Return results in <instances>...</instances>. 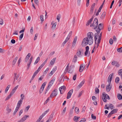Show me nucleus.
<instances>
[{
    "label": "nucleus",
    "instance_id": "obj_47",
    "mask_svg": "<svg viewBox=\"0 0 122 122\" xmlns=\"http://www.w3.org/2000/svg\"><path fill=\"white\" fill-rule=\"evenodd\" d=\"M117 62L115 61H113L112 62V64L113 65H116V63H117Z\"/></svg>",
    "mask_w": 122,
    "mask_h": 122
},
{
    "label": "nucleus",
    "instance_id": "obj_13",
    "mask_svg": "<svg viewBox=\"0 0 122 122\" xmlns=\"http://www.w3.org/2000/svg\"><path fill=\"white\" fill-rule=\"evenodd\" d=\"M29 117V116L27 115H25L24 117H23L20 120V121L21 122H23L25 121L27 117Z\"/></svg>",
    "mask_w": 122,
    "mask_h": 122
},
{
    "label": "nucleus",
    "instance_id": "obj_7",
    "mask_svg": "<svg viewBox=\"0 0 122 122\" xmlns=\"http://www.w3.org/2000/svg\"><path fill=\"white\" fill-rule=\"evenodd\" d=\"M46 83V82H44L42 84L39 91V92L40 93H41L43 91L44 87L45 86Z\"/></svg>",
    "mask_w": 122,
    "mask_h": 122
},
{
    "label": "nucleus",
    "instance_id": "obj_39",
    "mask_svg": "<svg viewBox=\"0 0 122 122\" xmlns=\"http://www.w3.org/2000/svg\"><path fill=\"white\" fill-rule=\"evenodd\" d=\"M69 40V38H67V37L65 39V41L63 42V44H65Z\"/></svg>",
    "mask_w": 122,
    "mask_h": 122
},
{
    "label": "nucleus",
    "instance_id": "obj_21",
    "mask_svg": "<svg viewBox=\"0 0 122 122\" xmlns=\"http://www.w3.org/2000/svg\"><path fill=\"white\" fill-rule=\"evenodd\" d=\"M56 59V58H54L50 62V64L51 65H53L54 63L55 62Z\"/></svg>",
    "mask_w": 122,
    "mask_h": 122
},
{
    "label": "nucleus",
    "instance_id": "obj_35",
    "mask_svg": "<svg viewBox=\"0 0 122 122\" xmlns=\"http://www.w3.org/2000/svg\"><path fill=\"white\" fill-rule=\"evenodd\" d=\"M19 76L20 75L19 74H18L17 76H14V81H15V79H16V80H17V79L19 78Z\"/></svg>",
    "mask_w": 122,
    "mask_h": 122
},
{
    "label": "nucleus",
    "instance_id": "obj_41",
    "mask_svg": "<svg viewBox=\"0 0 122 122\" xmlns=\"http://www.w3.org/2000/svg\"><path fill=\"white\" fill-rule=\"evenodd\" d=\"M75 111L77 113H78L79 112V111L78 108L77 107H76L75 109Z\"/></svg>",
    "mask_w": 122,
    "mask_h": 122
},
{
    "label": "nucleus",
    "instance_id": "obj_43",
    "mask_svg": "<svg viewBox=\"0 0 122 122\" xmlns=\"http://www.w3.org/2000/svg\"><path fill=\"white\" fill-rule=\"evenodd\" d=\"M51 86H49V85H48V86H47V88H46V92H45V94H46L47 92V91L49 90Z\"/></svg>",
    "mask_w": 122,
    "mask_h": 122
},
{
    "label": "nucleus",
    "instance_id": "obj_32",
    "mask_svg": "<svg viewBox=\"0 0 122 122\" xmlns=\"http://www.w3.org/2000/svg\"><path fill=\"white\" fill-rule=\"evenodd\" d=\"M80 118L79 117L75 116L74 118V121L77 122L78 121V119Z\"/></svg>",
    "mask_w": 122,
    "mask_h": 122
},
{
    "label": "nucleus",
    "instance_id": "obj_22",
    "mask_svg": "<svg viewBox=\"0 0 122 122\" xmlns=\"http://www.w3.org/2000/svg\"><path fill=\"white\" fill-rule=\"evenodd\" d=\"M85 80H83L78 85V86L79 87H81L84 83Z\"/></svg>",
    "mask_w": 122,
    "mask_h": 122
},
{
    "label": "nucleus",
    "instance_id": "obj_10",
    "mask_svg": "<svg viewBox=\"0 0 122 122\" xmlns=\"http://www.w3.org/2000/svg\"><path fill=\"white\" fill-rule=\"evenodd\" d=\"M73 89H71L70 90L69 92L67 94V96L66 98L67 99L70 98L73 92Z\"/></svg>",
    "mask_w": 122,
    "mask_h": 122
},
{
    "label": "nucleus",
    "instance_id": "obj_27",
    "mask_svg": "<svg viewBox=\"0 0 122 122\" xmlns=\"http://www.w3.org/2000/svg\"><path fill=\"white\" fill-rule=\"evenodd\" d=\"M77 39V37L76 36L74 40L72 42V45H75Z\"/></svg>",
    "mask_w": 122,
    "mask_h": 122
},
{
    "label": "nucleus",
    "instance_id": "obj_60",
    "mask_svg": "<svg viewBox=\"0 0 122 122\" xmlns=\"http://www.w3.org/2000/svg\"><path fill=\"white\" fill-rule=\"evenodd\" d=\"M22 99H20V100L18 101V103L21 104L23 102V100H22Z\"/></svg>",
    "mask_w": 122,
    "mask_h": 122
},
{
    "label": "nucleus",
    "instance_id": "obj_44",
    "mask_svg": "<svg viewBox=\"0 0 122 122\" xmlns=\"http://www.w3.org/2000/svg\"><path fill=\"white\" fill-rule=\"evenodd\" d=\"M24 35V33H23L22 34H21L20 36H19V39L20 40H21L22 39V38L23 36Z\"/></svg>",
    "mask_w": 122,
    "mask_h": 122
},
{
    "label": "nucleus",
    "instance_id": "obj_14",
    "mask_svg": "<svg viewBox=\"0 0 122 122\" xmlns=\"http://www.w3.org/2000/svg\"><path fill=\"white\" fill-rule=\"evenodd\" d=\"M56 79L55 77H54L50 81L49 84V85L50 86L52 85L54 83L55 80Z\"/></svg>",
    "mask_w": 122,
    "mask_h": 122
},
{
    "label": "nucleus",
    "instance_id": "obj_4",
    "mask_svg": "<svg viewBox=\"0 0 122 122\" xmlns=\"http://www.w3.org/2000/svg\"><path fill=\"white\" fill-rule=\"evenodd\" d=\"M103 28V24H102V23L98 25V28L96 30V31L98 34H99L100 33V30H102Z\"/></svg>",
    "mask_w": 122,
    "mask_h": 122
},
{
    "label": "nucleus",
    "instance_id": "obj_2",
    "mask_svg": "<svg viewBox=\"0 0 122 122\" xmlns=\"http://www.w3.org/2000/svg\"><path fill=\"white\" fill-rule=\"evenodd\" d=\"M98 21L97 18H95L92 24L90 25L91 26H93L94 29H95L97 28L98 26Z\"/></svg>",
    "mask_w": 122,
    "mask_h": 122
},
{
    "label": "nucleus",
    "instance_id": "obj_51",
    "mask_svg": "<svg viewBox=\"0 0 122 122\" xmlns=\"http://www.w3.org/2000/svg\"><path fill=\"white\" fill-rule=\"evenodd\" d=\"M109 107H108V104H106V105H105V107H104V109H107V110H108L109 109Z\"/></svg>",
    "mask_w": 122,
    "mask_h": 122
},
{
    "label": "nucleus",
    "instance_id": "obj_55",
    "mask_svg": "<svg viewBox=\"0 0 122 122\" xmlns=\"http://www.w3.org/2000/svg\"><path fill=\"white\" fill-rule=\"evenodd\" d=\"M113 41L112 39H110L109 41V43L111 45L113 43Z\"/></svg>",
    "mask_w": 122,
    "mask_h": 122
},
{
    "label": "nucleus",
    "instance_id": "obj_23",
    "mask_svg": "<svg viewBox=\"0 0 122 122\" xmlns=\"http://www.w3.org/2000/svg\"><path fill=\"white\" fill-rule=\"evenodd\" d=\"M13 95V94L12 93L10 92V94L5 99V100H8L11 97V96Z\"/></svg>",
    "mask_w": 122,
    "mask_h": 122
},
{
    "label": "nucleus",
    "instance_id": "obj_15",
    "mask_svg": "<svg viewBox=\"0 0 122 122\" xmlns=\"http://www.w3.org/2000/svg\"><path fill=\"white\" fill-rule=\"evenodd\" d=\"M85 67V65L83 64L81 65L79 69L80 72H82L84 69Z\"/></svg>",
    "mask_w": 122,
    "mask_h": 122
},
{
    "label": "nucleus",
    "instance_id": "obj_6",
    "mask_svg": "<svg viewBox=\"0 0 122 122\" xmlns=\"http://www.w3.org/2000/svg\"><path fill=\"white\" fill-rule=\"evenodd\" d=\"M66 89V87L65 86H63L60 87L59 88V90L60 91L61 94H62L64 92Z\"/></svg>",
    "mask_w": 122,
    "mask_h": 122
},
{
    "label": "nucleus",
    "instance_id": "obj_34",
    "mask_svg": "<svg viewBox=\"0 0 122 122\" xmlns=\"http://www.w3.org/2000/svg\"><path fill=\"white\" fill-rule=\"evenodd\" d=\"M97 33H96L95 34H94V40H95V43L96 45L97 44L96 41L97 39Z\"/></svg>",
    "mask_w": 122,
    "mask_h": 122
},
{
    "label": "nucleus",
    "instance_id": "obj_54",
    "mask_svg": "<svg viewBox=\"0 0 122 122\" xmlns=\"http://www.w3.org/2000/svg\"><path fill=\"white\" fill-rule=\"evenodd\" d=\"M56 25V23H54L52 26V28H53L54 29H55V28Z\"/></svg>",
    "mask_w": 122,
    "mask_h": 122
},
{
    "label": "nucleus",
    "instance_id": "obj_20",
    "mask_svg": "<svg viewBox=\"0 0 122 122\" xmlns=\"http://www.w3.org/2000/svg\"><path fill=\"white\" fill-rule=\"evenodd\" d=\"M77 56L76 55H75L74 57V58L73 59L72 62L74 63L76 62V61L77 59Z\"/></svg>",
    "mask_w": 122,
    "mask_h": 122
},
{
    "label": "nucleus",
    "instance_id": "obj_33",
    "mask_svg": "<svg viewBox=\"0 0 122 122\" xmlns=\"http://www.w3.org/2000/svg\"><path fill=\"white\" fill-rule=\"evenodd\" d=\"M122 96L120 94H118L117 95V97L118 99L119 100H121L122 99Z\"/></svg>",
    "mask_w": 122,
    "mask_h": 122
},
{
    "label": "nucleus",
    "instance_id": "obj_63",
    "mask_svg": "<svg viewBox=\"0 0 122 122\" xmlns=\"http://www.w3.org/2000/svg\"><path fill=\"white\" fill-rule=\"evenodd\" d=\"M11 42L12 44H14L15 43V40L12 39L11 40Z\"/></svg>",
    "mask_w": 122,
    "mask_h": 122
},
{
    "label": "nucleus",
    "instance_id": "obj_40",
    "mask_svg": "<svg viewBox=\"0 0 122 122\" xmlns=\"http://www.w3.org/2000/svg\"><path fill=\"white\" fill-rule=\"evenodd\" d=\"M61 15L59 14L56 17V19L58 20V21H59V20L61 18Z\"/></svg>",
    "mask_w": 122,
    "mask_h": 122
},
{
    "label": "nucleus",
    "instance_id": "obj_57",
    "mask_svg": "<svg viewBox=\"0 0 122 122\" xmlns=\"http://www.w3.org/2000/svg\"><path fill=\"white\" fill-rule=\"evenodd\" d=\"M69 63L67 65V66L65 69V71H67L68 70V69H69Z\"/></svg>",
    "mask_w": 122,
    "mask_h": 122
},
{
    "label": "nucleus",
    "instance_id": "obj_25",
    "mask_svg": "<svg viewBox=\"0 0 122 122\" xmlns=\"http://www.w3.org/2000/svg\"><path fill=\"white\" fill-rule=\"evenodd\" d=\"M18 58V57L17 56L13 60L12 62V65H14L16 63V61Z\"/></svg>",
    "mask_w": 122,
    "mask_h": 122
},
{
    "label": "nucleus",
    "instance_id": "obj_29",
    "mask_svg": "<svg viewBox=\"0 0 122 122\" xmlns=\"http://www.w3.org/2000/svg\"><path fill=\"white\" fill-rule=\"evenodd\" d=\"M49 70V68H47L46 70L43 72V75H46L47 73L48 72V71Z\"/></svg>",
    "mask_w": 122,
    "mask_h": 122
},
{
    "label": "nucleus",
    "instance_id": "obj_46",
    "mask_svg": "<svg viewBox=\"0 0 122 122\" xmlns=\"http://www.w3.org/2000/svg\"><path fill=\"white\" fill-rule=\"evenodd\" d=\"M10 85H8V86H7V87L6 88L5 90V93H6L7 92V91L8 90V89H9V88L10 87Z\"/></svg>",
    "mask_w": 122,
    "mask_h": 122
},
{
    "label": "nucleus",
    "instance_id": "obj_45",
    "mask_svg": "<svg viewBox=\"0 0 122 122\" xmlns=\"http://www.w3.org/2000/svg\"><path fill=\"white\" fill-rule=\"evenodd\" d=\"M117 51L119 52H122V47L120 48H118L117 49Z\"/></svg>",
    "mask_w": 122,
    "mask_h": 122
},
{
    "label": "nucleus",
    "instance_id": "obj_56",
    "mask_svg": "<svg viewBox=\"0 0 122 122\" xmlns=\"http://www.w3.org/2000/svg\"><path fill=\"white\" fill-rule=\"evenodd\" d=\"M89 0H86V6L87 7H88L89 5Z\"/></svg>",
    "mask_w": 122,
    "mask_h": 122
},
{
    "label": "nucleus",
    "instance_id": "obj_38",
    "mask_svg": "<svg viewBox=\"0 0 122 122\" xmlns=\"http://www.w3.org/2000/svg\"><path fill=\"white\" fill-rule=\"evenodd\" d=\"M118 73L120 76L122 75V69H121L118 71Z\"/></svg>",
    "mask_w": 122,
    "mask_h": 122
},
{
    "label": "nucleus",
    "instance_id": "obj_52",
    "mask_svg": "<svg viewBox=\"0 0 122 122\" xmlns=\"http://www.w3.org/2000/svg\"><path fill=\"white\" fill-rule=\"evenodd\" d=\"M3 24V20L2 19L0 18V24L1 25H2Z\"/></svg>",
    "mask_w": 122,
    "mask_h": 122
},
{
    "label": "nucleus",
    "instance_id": "obj_9",
    "mask_svg": "<svg viewBox=\"0 0 122 122\" xmlns=\"http://www.w3.org/2000/svg\"><path fill=\"white\" fill-rule=\"evenodd\" d=\"M114 73H113L109 75L107 79V81L109 82V83H110L111 82L112 80V78L113 77Z\"/></svg>",
    "mask_w": 122,
    "mask_h": 122
},
{
    "label": "nucleus",
    "instance_id": "obj_36",
    "mask_svg": "<svg viewBox=\"0 0 122 122\" xmlns=\"http://www.w3.org/2000/svg\"><path fill=\"white\" fill-rule=\"evenodd\" d=\"M65 75L64 74H63L61 75L60 78H59V80L61 82L62 81V79L64 76Z\"/></svg>",
    "mask_w": 122,
    "mask_h": 122
},
{
    "label": "nucleus",
    "instance_id": "obj_3",
    "mask_svg": "<svg viewBox=\"0 0 122 122\" xmlns=\"http://www.w3.org/2000/svg\"><path fill=\"white\" fill-rule=\"evenodd\" d=\"M83 49L82 48L80 49H78L77 51V52L76 53L77 56L78 57H80L82 55V51H83Z\"/></svg>",
    "mask_w": 122,
    "mask_h": 122
},
{
    "label": "nucleus",
    "instance_id": "obj_1",
    "mask_svg": "<svg viewBox=\"0 0 122 122\" xmlns=\"http://www.w3.org/2000/svg\"><path fill=\"white\" fill-rule=\"evenodd\" d=\"M87 37L84 38L82 42L81 45L84 47L88 44L89 45H92L93 42V34L91 32H88L87 34Z\"/></svg>",
    "mask_w": 122,
    "mask_h": 122
},
{
    "label": "nucleus",
    "instance_id": "obj_48",
    "mask_svg": "<svg viewBox=\"0 0 122 122\" xmlns=\"http://www.w3.org/2000/svg\"><path fill=\"white\" fill-rule=\"evenodd\" d=\"M91 117L92 118L94 119V120H95L96 119V117L95 116H94V115L93 114H92L91 115Z\"/></svg>",
    "mask_w": 122,
    "mask_h": 122
},
{
    "label": "nucleus",
    "instance_id": "obj_11",
    "mask_svg": "<svg viewBox=\"0 0 122 122\" xmlns=\"http://www.w3.org/2000/svg\"><path fill=\"white\" fill-rule=\"evenodd\" d=\"M33 59V57L32 56H31V57L30 58L29 61V62L27 64V69L28 70L30 66V65L31 64V62H32V60Z\"/></svg>",
    "mask_w": 122,
    "mask_h": 122
},
{
    "label": "nucleus",
    "instance_id": "obj_19",
    "mask_svg": "<svg viewBox=\"0 0 122 122\" xmlns=\"http://www.w3.org/2000/svg\"><path fill=\"white\" fill-rule=\"evenodd\" d=\"M106 15V13L104 12H103L101 16V18L102 20L104 19Z\"/></svg>",
    "mask_w": 122,
    "mask_h": 122
},
{
    "label": "nucleus",
    "instance_id": "obj_64",
    "mask_svg": "<svg viewBox=\"0 0 122 122\" xmlns=\"http://www.w3.org/2000/svg\"><path fill=\"white\" fill-rule=\"evenodd\" d=\"M106 99V98H104V97H102V99L103 101L105 102H107V100Z\"/></svg>",
    "mask_w": 122,
    "mask_h": 122
},
{
    "label": "nucleus",
    "instance_id": "obj_49",
    "mask_svg": "<svg viewBox=\"0 0 122 122\" xmlns=\"http://www.w3.org/2000/svg\"><path fill=\"white\" fill-rule=\"evenodd\" d=\"M95 91L97 93H99V90L97 87L95 88Z\"/></svg>",
    "mask_w": 122,
    "mask_h": 122
},
{
    "label": "nucleus",
    "instance_id": "obj_26",
    "mask_svg": "<svg viewBox=\"0 0 122 122\" xmlns=\"http://www.w3.org/2000/svg\"><path fill=\"white\" fill-rule=\"evenodd\" d=\"M92 21V18H91L87 22V23L86 24V26L89 25L91 23V22Z\"/></svg>",
    "mask_w": 122,
    "mask_h": 122
},
{
    "label": "nucleus",
    "instance_id": "obj_30",
    "mask_svg": "<svg viewBox=\"0 0 122 122\" xmlns=\"http://www.w3.org/2000/svg\"><path fill=\"white\" fill-rule=\"evenodd\" d=\"M108 106L111 109H112L114 108L113 105L111 103H109L108 104Z\"/></svg>",
    "mask_w": 122,
    "mask_h": 122
},
{
    "label": "nucleus",
    "instance_id": "obj_28",
    "mask_svg": "<svg viewBox=\"0 0 122 122\" xmlns=\"http://www.w3.org/2000/svg\"><path fill=\"white\" fill-rule=\"evenodd\" d=\"M40 58L39 57H38L36 59L34 63V65L36 64L40 60Z\"/></svg>",
    "mask_w": 122,
    "mask_h": 122
},
{
    "label": "nucleus",
    "instance_id": "obj_12",
    "mask_svg": "<svg viewBox=\"0 0 122 122\" xmlns=\"http://www.w3.org/2000/svg\"><path fill=\"white\" fill-rule=\"evenodd\" d=\"M112 87V85H110V83H109L106 87V90L108 92H109Z\"/></svg>",
    "mask_w": 122,
    "mask_h": 122
},
{
    "label": "nucleus",
    "instance_id": "obj_53",
    "mask_svg": "<svg viewBox=\"0 0 122 122\" xmlns=\"http://www.w3.org/2000/svg\"><path fill=\"white\" fill-rule=\"evenodd\" d=\"M30 33L32 34L33 33V27L32 26L31 27V29L30 30Z\"/></svg>",
    "mask_w": 122,
    "mask_h": 122
},
{
    "label": "nucleus",
    "instance_id": "obj_42",
    "mask_svg": "<svg viewBox=\"0 0 122 122\" xmlns=\"http://www.w3.org/2000/svg\"><path fill=\"white\" fill-rule=\"evenodd\" d=\"M40 19L41 22H42L44 20L43 19V15H42L40 16Z\"/></svg>",
    "mask_w": 122,
    "mask_h": 122
},
{
    "label": "nucleus",
    "instance_id": "obj_58",
    "mask_svg": "<svg viewBox=\"0 0 122 122\" xmlns=\"http://www.w3.org/2000/svg\"><path fill=\"white\" fill-rule=\"evenodd\" d=\"M21 60V57H20V58L18 60V66H19V65H20Z\"/></svg>",
    "mask_w": 122,
    "mask_h": 122
},
{
    "label": "nucleus",
    "instance_id": "obj_59",
    "mask_svg": "<svg viewBox=\"0 0 122 122\" xmlns=\"http://www.w3.org/2000/svg\"><path fill=\"white\" fill-rule=\"evenodd\" d=\"M76 74H75L74 75V76L73 77V79L74 80H76Z\"/></svg>",
    "mask_w": 122,
    "mask_h": 122
},
{
    "label": "nucleus",
    "instance_id": "obj_50",
    "mask_svg": "<svg viewBox=\"0 0 122 122\" xmlns=\"http://www.w3.org/2000/svg\"><path fill=\"white\" fill-rule=\"evenodd\" d=\"M7 111H8V113H9L11 111V109H9V107H7V109H6Z\"/></svg>",
    "mask_w": 122,
    "mask_h": 122
},
{
    "label": "nucleus",
    "instance_id": "obj_16",
    "mask_svg": "<svg viewBox=\"0 0 122 122\" xmlns=\"http://www.w3.org/2000/svg\"><path fill=\"white\" fill-rule=\"evenodd\" d=\"M102 95L103 97L106 98L107 99H109L110 98L109 96L107 94H106L105 92H104L102 93Z\"/></svg>",
    "mask_w": 122,
    "mask_h": 122
},
{
    "label": "nucleus",
    "instance_id": "obj_8",
    "mask_svg": "<svg viewBox=\"0 0 122 122\" xmlns=\"http://www.w3.org/2000/svg\"><path fill=\"white\" fill-rule=\"evenodd\" d=\"M57 89H55L53 91L52 94H51L50 96L51 98L53 96L55 97L56 96L57 94Z\"/></svg>",
    "mask_w": 122,
    "mask_h": 122
},
{
    "label": "nucleus",
    "instance_id": "obj_5",
    "mask_svg": "<svg viewBox=\"0 0 122 122\" xmlns=\"http://www.w3.org/2000/svg\"><path fill=\"white\" fill-rule=\"evenodd\" d=\"M74 67V65H71L67 71L68 72L71 73H72L73 71V69Z\"/></svg>",
    "mask_w": 122,
    "mask_h": 122
},
{
    "label": "nucleus",
    "instance_id": "obj_18",
    "mask_svg": "<svg viewBox=\"0 0 122 122\" xmlns=\"http://www.w3.org/2000/svg\"><path fill=\"white\" fill-rule=\"evenodd\" d=\"M19 86V85H17L12 90V91L10 92L13 94L14 93L15 91H16L17 89L18 88Z\"/></svg>",
    "mask_w": 122,
    "mask_h": 122
},
{
    "label": "nucleus",
    "instance_id": "obj_62",
    "mask_svg": "<svg viewBox=\"0 0 122 122\" xmlns=\"http://www.w3.org/2000/svg\"><path fill=\"white\" fill-rule=\"evenodd\" d=\"M111 112L110 113L108 114V115L107 116V117L108 118H109L111 116L112 114H113L112 113H111Z\"/></svg>",
    "mask_w": 122,
    "mask_h": 122
},
{
    "label": "nucleus",
    "instance_id": "obj_24",
    "mask_svg": "<svg viewBox=\"0 0 122 122\" xmlns=\"http://www.w3.org/2000/svg\"><path fill=\"white\" fill-rule=\"evenodd\" d=\"M118 111L117 109H115L112 110L111 112V113H112L113 114L116 113Z\"/></svg>",
    "mask_w": 122,
    "mask_h": 122
},
{
    "label": "nucleus",
    "instance_id": "obj_37",
    "mask_svg": "<svg viewBox=\"0 0 122 122\" xmlns=\"http://www.w3.org/2000/svg\"><path fill=\"white\" fill-rule=\"evenodd\" d=\"M115 81L116 83H118L119 81V78L118 77H117L115 79Z\"/></svg>",
    "mask_w": 122,
    "mask_h": 122
},
{
    "label": "nucleus",
    "instance_id": "obj_17",
    "mask_svg": "<svg viewBox=\"0 0 122 122\" xmlns=\"http://www.w3.org/2000/svg\"><path fill=\"white\" fill-rule=\"evenodd\" d=\"M31 56V54L30 53H29L26 56L25 60V61L27 62L28 60L29 57Z\"/></svg>",
    "mask_w": 122,
    "mask_h": 122
},
{
    "label": "nucleus",
    "instance_id": "obj_31",
    "mask_svg": "<svg viewBox=\"0 0 122 122\" xmlns=\"http://www.w3.org/2000/svg\"><path fill=\"white\" fill-rule=\"evenodd\" d=\"M105 0H104L102 4V5H101L100 7L99 8L98 10L101 11V10L102 9L104 3H105Z\"/></svg>",
    "mask_w": 122,
    "mask_h": 122
},
{
    "label": "nucleus",
    "instance_id": "obj_61",
    "mask_svg": "<svg viewBox=\"0 0 122 122\" xmlns=\"http://www.w3.org/2000/svg\"><path fill=\"white\" fill-rule=\"evenodd\" d=\"M5 52V51L1 48H0V53H3Z\"/></svg>",
    "mask_w": 122,
    "mask_h": 122
}]
</instances>
